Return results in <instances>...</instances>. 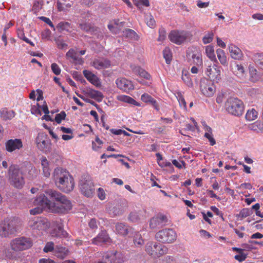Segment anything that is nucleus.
<instances>
[{"label":"nucleus","mask_w":263,"mask_h":263,"mask_svg":"<svg viewBox=\"0 0 263 263\" xmlns=\"http://www.w3.org/2000/svg\"><path fill=\"white\" fill-rule=\"evenodd\" d=\"M53 179L57 186L62 191L69 193L74 186V179L66 170L61 167L54 169Z\"/></svg>","instance_id":"obj_1"},{"label":"nucleus","mask_w":263,"mask_h":263,"mask_svg":"<svg viewBox=\"0 0 263 263\" xmlns=\"http://www.w3.org/2000/svg\"><path fill=\"white\" fill-rule=\"evenodd\" d=\"M45 193L49 196L53 200L56 201L53 204L51 203V207H52V211L58 213H66L71 209L72 204L66 197L61 193L49 189L45 191Z\"/></svg>","instance_id":"obj_2"},{"label":"nucleus","mask_w":263,"mask_h":263,"mask_svg":"<svg viewBox=\"0 0 263 263\" xmlns=\"http://www.w3.org/2000/svg\"><path fill=\"white\" fill-rule=\"evenodd\" d=\"M9 180L10 184L17 189H21L25 184L24 178L23 176L22 172L20 170L18 166L11 165L8 170Z\"/></svg>","instance_id":"obj_3"},{"label":"nucleus","mask_w":263,"mask_h":263,"mask_svg":"<svg viewBox=\"0 0 263 263\" xmlns=\"http://www.w3.org/2000/svg\"><path fill=\"white\" fill-rule=\"evenodd\" d=\"M17 230V221L14 219L6 218L0 222V236L2 237H11Z\"/></svg>","instance_id":"obj_4"},{"label":"nucleus","mask_w":263,"mask_h":263,"mask_svg":"<svg viewBox=\"0 0 263 263\" xmlns=\"http://www.w3.org/2000/svg\"><path fill=\"white\" fill-rule=\"evenodd\" d=\"M225 107L229 114L235 116L242 115L244 110L243 102L236 98H229L225 103Z\"/></svg>","instance_id":"obj_5"},{"label":"nucleus","mask_w":263,"mask_h":263,"mask_svg":"<svg viewBox=\"0 0 263 263\" xmlns=\"http://www.w3.org/2000/svg\"><path fill=\"white\" fill-rule=\"evenodd\" d=\"M33 204L36 206L30 210L29 213L31 215H35L41 214L46 208L50 209L51 202L44 194H41L34 200Z\"/></svg>","instance_id":"obj_6"},{"label":"nucleus","mask_w":263,"mask_h":263,"mask_svg":"<svg viewBox=\"0 0 263 263\" xmlns=\"http://www.w3.org/2000/svg\"><path fill=\"white\" fill-rule=\"evenodd\" d=\"M145 250L148 255L157 258L166 254L168 249L162 244L149 241L145 246Z\"/></svg>","instance_id":"obj_7"},{"label":"nucleus","mask_w":263,"mask_h":263,"mask_svg":"<svg viewBox=\"0 0 263 263\" xmlns=\"http://www.w3.org/2000/svg\"><path fill=\"white\" fill-rule=\"evenodd\" d=\"M33 242L30 238L20 237L12 240L10 242L11 249L15 252L27 250L32 246Z\"/></svg>","instance_id":"obj_8"},{"label":"nucleus","mask_w":263,"mask_h":263,"mask_svg":"<svg viewBox=\"0 0 263 263\" xmlns=\"http://www.w3.org/2000/svg\"><path fill=\"white\" fill-rule=\"evenodd\" d=\"M28 225L31 229L40 232L45 231L50 227L47 219L41 217L31 218L28 221Z\"/></svg>","instance_id":"obj_9"},{"label":"nucleus","mask_w":263,"mask_h":263,"mask_svg":"<svg viewBox=\"0 0 263 263\" xmlns=\"http://www.w3.org/2000/svg\"><path fill=\"white\" fill-rule=\"evenodd\" d=\"M155 238L162 243H172L176 239L177 234L172 229H164L158 231Z\"/></svg>","instance_id":"obj_10"},{"label":"nucleus","mask_w":263,"mask_h":263,"mask_svg":"<svg viewBox=\"0 0 263 263\" xmlns=\"http://www.w3.org/2000/svg\"><path fill=\"white\" fill-rule=\"evenodd\" d=\"M36 143L37 148L44 153H48L51 150V142L47 135L40 133L36 138Z\"/></svg>","instance_id":"obj_11"},{"label":"nucleus","mask_w":263,"mask_h":263,"mask_svg":"<svg viewBox=\"0 0 263 263\" xmlns=\"http://www.w3.org/2000/svg\"><path fill=\"white\" fill-rule=\"evenodd\" d=\"M190 36V33L185 31L173 30L168 35L170 41L177 45H181Z\"/></svg>","instance_id":"obj_12"},{"label":"nucleus","mask_w":263,"mask_h":263,"mask_svg":"<svg viewBox=\"0 0 263 263\" xmlns=\"http://www.w3.org/2000/svg\"><path fill=\"white\" fill-rule=\"evenodd\" d=\"M186 57L190 60H192L193 63L197 66L202 64L201 54L196 47H191L186 50Z\"/></svg>","instance_id":"obj_13"},{"label":"nucleus","mask_w":263,"mask_h":263,"mask_svg":"<svg viewBox=\"0 0 263 263\" xmlns=\"http://www.w3.org/2000/svg\"><path fill=\"white\" fill-rule=\"evenodd\" d=\"M79 185L82 193L85 196L91 197L95 191L93 183L89 179H81L79 182Z\"/></svg>","instance_id":"obj_14"},{"label":"nucleus","mask_w":263,"mask_h":263,"mask_svg":"<svg viewBox=\"0 0 263 263\" xmlns=\"http://www.w3.org/2000/svg\"><path fill=\"white\" fill-rule=\"evenodd\" d=\"M205 73L209 78L214 81L217 82L221 79L220 67L215 64H210L206 69Z\"/></svg>","instance_id":"obj_15"},{"label":"nucleus","mask_w":263,"mask_h":263,"mask_svg":"<svg viewBox=\"0 0 263 263\" xmlns=\"http://www.w3.org/2000/svg\"><path fill=\"white\" fill-rule=\"evenodd\" d=\"M23 147V143L20 139H11L7 140L5 143L6 150L12 153L20 150Z\"/></svg>","instance_id":"obj_16"},{"label":"nucleus","mask_w":263,"mask_h":263,"mask_svg":"<svg viewBox=\"0 0 263 263\" xmlns=\"http://www.w3.org/2000/svg\"><path fill=\"white\" fill-rule=\"evenodd\" d=\"M92 243L95 245L102 246L109 243L111 239L106 231H101L98 235L92 240Z\"/></svg>","instance_id":"obj_17"},{"label":"nucleus","mask_w":263,"mask_h":263,"mask_svg":"<svg viewBox=\"0 0 263 263\" xmlns=\"http://www.w3.org/2000/svg\"><path fill=\"white\" fill-rule=\"evenodd\" d=\"M92 66L96 69L101 70L110 67L111 62L106 58L98 57L93 59Z\"/></svg>","instance_id":"obj_18"},{"label":"nucleus","mask_w":263,"mask_h":263,"mask_svg":"<svg viewBox=\"0 0 263 263\" xmlns=\"http://www.w3.org/2000/svg\"><path fill=\"white\" fill-rule=\"evenodd\" d=\"M116 84L118 88L125 92H128L134 88L131 81L124 78L117 79L116 80Z\"/></svg>","instance_id":"obj_19"},{"label":"nucleus","mask_w":263,"mask_h":263,"mask_svg":"<svg viewBox=\"0 0 263 263\" xmlns=\"http://www.w3.org/2000/svg\"><path fill=\"white\" fill-rule=\"evenodd\" d=\"M167 219L166 216L163 215H159L152 218L149 222V227L151 229L161 228L165 226Z\"/></svg>","instance_id":"obj_20"},{"label":"nucleus","mask_w":263,"mask_h":263,"mask_svg":"<svg viewBox=\"0 0 263 263\" xmlns=\"http://www.w3.org/2000/svg\"><path fill=\"white\" fill-rule=\"evenodd\" d=\"M132 228L124 222H117L115 224V232L116 234L122 236H127L132 231Z\"/></svg>","instance_id":"obj_21"},{"label":"nucleus","mask_w":263,"mask_h":263,"mask_svg":"<svg viewBox=\"0 0 263 263\" xmlns=\"http://www.w3.org/2000/svg\"><path fill=\"white\" fill-rule=\"evenodd\" d=\"M231 70L233 73L240 79L245 78L246 73L243 66L241 64H238L236 62L232 63L231 65Z\"/></svg>","instance_id":"obj_22"},{"label":"nucleus","mask_w":263,"mask_h":263,"mask_svg":"<svg viewBox=\"0 0 263 263\" xmlns=\"http://www.w3.org/2000/svg\"><path fill=\"white\" fill-rule=\"evenodd\" d=\"M56 227L51 232V235L52 237H60V238H66L68 236V233L64 230L63 228V225L61 223H58L56 222Z\"/></svg>","instance_id":"obj_23"},{"label":"nucleus","mask_w":263,"mask_h":263,"mask_svg":"<svg viewBox=\"0 0 263 263\" xmlns=\"http://www.w3.org/2000/svg\"><path fill=\"white\" fill-rule=\"evenodd\" d=\"M229 50L231 57L235 60H241L243 57L241 50L235 45L231 44L229 45Z\"/></svg>","instance_id":"obj_24"},{"label":"nucleus","mask_w":263,"mask_h":263,"mask_svg":"<svg viewBox=\"0 0 263 263\" xmlns=\"http://www.w3.org/2000/svg\"><path fill=\"white\" fill-rule=\"evenodd\" d=\"M83 72L85 77L91 84H92L97 87L101 86V83L97 76L92 73L91 72L87 70H83Z\"/></svg>","instance_id":"obj_25"},{"label":"nucleus","mask_w":263,"mask_h":263,"mask_svg":"<svg viewBox=\"0 0 263 263\" xmlns=\"http://www.w3.org/2000/svg\"><path fill=\"white\" fill-rule=\"evenodd\" d=\"M85 92L87 96L98 102H101L104 98L103 95L101 91L93 89H87Z\"/></svg>","instance_id":"obj_26"},{"label":"nucleus","mask_w":263,"mask_h":263,"mask_svg":"<svg viewBox=\"0 0 263 263\" xmlns=\"http://www.w3.org/2000/svg\"><path fill=\"white\" fill-rule=\"evenodd\" d=\"M69 253L68 249L60 245L56 246L54 250V255L60 259L65 258L69 254Z\"/></svg>","instance_id":"obj_27"},{"label":"nucleus","mask_w":263,"mask_h":263,"mask_svg":"<svg viewBox=\"0 0 263 263\" xmlns=\"http://www.w3.org/2000/svg\"><path fill=\"white\" fill-rule=\"evenodd\" d=\"M200 87L202 93L206 97H211L214 93V89L210 84L202 83Z\"/></svg>","instance_id":"obj_28"},{"label":"nucleus","mask_w":263,"mask_h":263,"mask_svg":"<svg viewBox=\"0 0 263 263\" xmlns=\"http://www.w3.org/2000/svg\"><path fill=\"white\" fill-rule=\"evenodd\" d=\"M141 100L145 103L151 104L157 110H159V106L156 100L149 95L147 93L143 94L141 97Z\"/></svg>","instance_id":"obj_29"},{"label":"nucleus","mask_w":263,"mask_h":263,"mask_svg":"<svg viewBox=\"0 0 263 263\" xmlns=\"http://www.w3.org/2000/svg\"><path fill=\"white\" fill-rule=\"evenodd\" d=\"M41 160L43 175L45 177L48 178L50 176L51 170L49 166V162L44 156L42 157Z\"/></svg>","instance_id":"obj_30"},{"label":"nucleus","mask_w":263,"mask_h":263,"mask_svg":"<svg viewBox=\"0 0 263 263\" xmlns=\"http://www.w3.org/2000/svg\"><path fill=\"white\" fill-rule=\"evenodd\" d=\"M132 237L133 243L136 247H141L144 245V239L142 238L141 234L139 232L133 233Z\"/></svg>","instance_id":"obj_31"},{"label":"nucleus","mask_w":263,"mask_h":263,"mask_svg":"<svg viewBox=\"0 0 263 263\" xmlns=\"http://www.w3.org/2000/svg\"><path fill=\"white\" fill-rule=\"evenodd\" d=\"M15 116V112L11 110H8L6 108H2L0 110V117L4 120H11Z\"/></svg>","instance_id":"obj_32"},{"label":"nucleus","mask_w":263,"mask_h":263,"mask_svg":"<svg viewBox=\"0 0 263 263\" xmlns=\"http://www.w3.org/2000/svg\"><path fill=\"white\" fill-rule=\"evenodd\" d=\"M252 60L258 67L263 69V53H256L254 54Z\"/></svg>","instance_id":"obj_33"},{"label":"nucleus","mask_w":263,"mask_h":263,"mask_svg":"<svg viewBox=\"0 0 263 263\" xmlns=\"http://www.w3.org/2000/svg\"><path fill=\"white\" fill-rule=\"evenodd\" d=\"M216 53L220 63L223 66H227L228 65V61L224 51L219 48L216 50Z\"/></svg>","instance_id":"obj_34"},{"label":"nucleus","mask_w":263,"mask_h":263,"mask_svg":"<svg viewBox=\"0 0 263 263\" xmlns=\"http://www.w3.org/2000/svg\"><path fill=\"white\" fill-rule=\"evenodd\" d=\"M250 130L254 131L256 133L263 132V123L260 121H256L251 124L249 126Z\"/></svg>","instance_id":"obj_35"},{"label":"nucleus","mask_w":263,"mask_h":263,"mask_svg":"<svg viewBox=\"0 0 263 263\" xmlns=\"http://www.w3.org/2000/svg\"><path fill=\"white\" fill-rule=\"evenodd\" d=\"M118 99L119 100L121 101L126 102L129 104L134 105L135 106L139 105V104L137 102H136L134 99L127 96L120 95L118 97Z\"/></svg>","instance_id":"obj_36"},{"label":"nucleus","mask_w":263,"mask_h":263,"mask_svg":"<svg viewBox=\"0 0 263 263\" xmlns=\"http://www.w3.org/2000/svg\"><path fill=\"white\" fill-rule=\"evenodd\" d=\"M80 27L82 30L91 33L95 32L97 30V28L95 26L88 23L80 24Z\"/></svg>","instance_id":"obj_37"},{"label":"nucleus","mask_w":263,"mask_h":263,"mask_svg":"<svg viewBox=\"0 0 263 263\" xmlns=\"http://www.w3.org/2000/svg\"><path fill=\"white\" fill-rule=\"evenodd\" d=\"M123 35L134 40H138L139 37L136 32L130 29H125L123 31Z\"/></svg>","instance_id":"obj_38"},{"label":"nucleus","mask_w":263,"mask_h":263,"mask_svg":"<svg viewBox=\"0 0 263 263\" xmlns=\"http://www.w3.org/2000/svg\"><path fill=\"white\" fill-rule=\"evenodd\" d=\"M258 116V112L257 111L252 108L250 110H248L246 115V119L249 121H253L256 119Z\"/></svg>","instance_id":"obj_39"},{"label":"nucleus","mask_w":263,"mask_h":263,"mask_svg":"<svg viewBox=\"0 0 263 263\" xmlns=\"http://www.w3.org/2000/svg\"><path fill=\"white\" fill-rule=\"evenodd\" d=\"M205 53L207 57L211 60H215V55L214 53V47L212 45H208L205 47Z\"/></svg>","instance_id":"obj_40"},{"label":"nucleus","mask_w":263,"mask_h":263,"mask_svg":"<svg viewBox=\"0 0 263 263\" xmlns=\"http://www.w3.org/2000/svg\"><path fill=\"white\" fill-rule=\"evenodd\" d=\"M182 79L184 82L188 86H192L193 82L190 77L189 72L186 70L182 71Z\"/></svg>","instance_id":"obj_41"},{"label":"nucleus","mask_w":263,"mask_h":263,"mask_svg":"<svg viewBox=\"0 0 263 263\" xmlns=\"http://www.w3.org/2000/svg\"><path fill=\"white\" fill-rule=\"evenodd\" d=\"M72 6L71 3H67L61 2V1H58L57 6L59 11H65L68 9Z\"/></svg>","instance_id":"obj_42"},{"label":"nucleus","mask_w":263,"mask_h":263,"mask_svg":"<svg viewBox=\"0 0 263 263\" xmlns=\"http://www.w3.org/2000/svg\"><path fill=\"white\" fill-rule=\"evenodd\" d=\"M145 22L147 25L150 28H154L156 26V22L153 16L151 14H146L145 16Z\"/></svg>","instance_id":"obj_43"},{"label":"nucleus","mask_w":263,"mask_h":263,"mask_svg":"<svg viewBox=\"0 0 263 263\" xmlns=\"http://www.w3.org/2000/svg\"><path fill=\"white\" fill-rule=\"evenodd\" d=\"M163 57L165 59L166 63L170 64L172 60V52L169 48H165L163 50Z\"/></svg>","instance_id":"obj_44"},{"label":"nucleus","mask_w":263,"mask_h":263,"mask_svg":"<svg viewBox=\"0 0 263 263\" xmlns=\"http://www.w3.org/2000/svg\"><path fill=\"white\" fill-rule=\"evenodd\" d=\"M252 213V210L248 208H244L240 211L239 214L237 215V216L242 219L251 215Z\"/></svg>","instance_id":"obj_45"},{"label":"nucleus","mask_w":263,"mask_h":263,"mask_svg":"<svg viewBox=\"0 0 263 263\" xmlns=\"http://www.w3.org/2000/svg\"><path fill=\"white\" fill-rule=\"evenodd\" d=\"M140 217L139 213L135 211L132 212L129 215L128 220L132 222H137L139 220Z\"/></svg>","instance_id":"obj_46"},{"label":"nucleus","mask_w":263,"mask_h":263,"mask_svg":"<svg viewBox=\"0 0 263 263\" xmlns=\"http://www.w3.org/2000/svg\"><path fill=\"white\" fill-rule=\"evenodd\" d=\"M55 42L58 48L60 49H66L68 46V45L66 43H65L64 42V41L60 37L56 38L55 39Z\"/></svg>","instance_id":"obj_47"},{"label":"nucleus","mask_w":263,"mask_h":263,"mask_svg":"<svg viewBox=\"0 0 263 263\" xmlns=\"http://www.w3.org/2000/svg\"><path fill=\"white\" fill-rule=\"evenodd\" d=\"M214 34L212 32H209L206 33L202 39L203 43L206 44L211 43L213 39Z\"/></svg>","instance_id":"obj_48"},{"label":"nucleus","mask_w":263,"mask_h":263,"mask_svg":"<svg viewBox=\"0 0 263 263\" xmlns=\"http://www.w3.org/2000/svg\"><path fill=\"white\" fill-rule=\"evenodd\" d=\"M135 2V5L141 11L142 10L143 7H148L149 6V1H133Z\"/></svg>","instance_id":"obj_49"},{"label":"nucleus","mask_w":263,"mask_h":263,"mask_svg":"<svg viewBox=\"0 0 263 263\" xmlns=\"http://www.w3.org/2000/svg\"><path fill=\"white\" fill-rule=\"evenodd\" d=\"M136 71L138 72L140 76L144 78L145 79L149 80L151 78V76L148 72L140 67H137Z\"/></svg>","instance_id":"obj_50"},{"label":"nucleus","mask_w":263,"mask_h":263,"mask_svg":"<svg viewBox=\"0 0 263 263\" xmlns=\"http://www.w3.org/2000/svg\"><path fill=\"white\" fill-rule=\"evenodd\" d=\"M66 56L67 58H71L74 61H77L78 59L77 53L73 49H69V51L66 53Z\"/></svg>","instance_id":"obj_51"},{"label":"nucleus","mask_w":263,"mask_h":263,"mask_svg":"<svg viewBox=\"0 0 263 263\" xmlns=\"http://www.w3.org/2000/svg\"><path fill=\"white\" fill-rule=\"evenodd\" d=\"M54 249H55V248H54V243L52 241H50V242H48L46 244V245L43 249V251L45 253H48V252H51V251L54 252Z\"/></svg>","instance_id":"obj_52"},{"label":"nucleus","mask_w":263,"mask_h":263,"mask_svg":"<svg viewBox=\"0 0 263 263\" xmlns=\"http://www.w3.org/2000/svg\"><path fill=\"white\" fill-rule=\"evenodd\" d=\"M66 116V113L64 111H61L60 114H57L55 117V122L60 124L63 120L65 119Z\"/></svg>","instance_id":"obj_53"},{"label":"nucleus","mask_w":263,"mask_h":263,"mask_svg":"<svg viewBox=\"0 0 263 263\" xmlns=\"http://www.w3.org/2000/svg\"><path fill=\"white\" fill-rule=\"evenodd\" d=\"M51 68L53 73L55 75L58 76L61 73V68L57 63H52L51 65Z\"/></svg>","instance_id":"obj_54"},{"label":"nucleus","mask_w":263,"mask_h":263,"mask_svg":"<svg viewBox=\"0 0 263 263\" xmlns=\"http://www.w3.org/2000/svg\"><path fill=\"white\" fill-rule=\"evenodd\" d=\"M42 3H41L40 1H36L33 4L32 11H33L34 13H36L42 9Z\"/></svg>","instance_id":"obj_55"},{"label":"nucleus","mask_w":263,"mask_h":263,"mask_svg":"<svg viewBox=\"0 0 263 263\" xmlns=\"http://www.w3.org/2000/svg\"><path fill=\"white\" fill-rule=\"evenodd\" d=\"M247 255L245 254L243 252H241L239 253L238 254L236 255L234 257L235 259L239 262H242L244 261L247 258Z\"/></svg>","instance_id":"obj_56"},{"label":"nucleus","mask_w":263,"mask_h":263,"mask_svg":"<svg viewBox=\"0 0 263 263\" xmlns=\"http://www.w3.org/2000/svg\"><path fill=\"white\" fill-rule=\"evenodd\" d=\"M58 27L62 30H68L70 28V23L66 22H62L58 24Z\"/></svg>","instance_id":"obj_57"},{"label":"nucleus","mask_w":263,"mask_h":263,"mask_svg":"<svg viewBox=\"0 0 263 263\" xmlns=\"http://www.w3.org/2000/svg\"><path fill=\"white\" fill-rule=\"evenodd\" d=\"M204 136L209 140L211 145L213 146L216 144V141L213 137L212 133H205Z\"/></svg>","instance_id":"obj_58"},{"label":"nucleus","mask_w":263,"mask_h":263,"mask_svg":"<svg viewBox=\"0 0 263 263\" xmlns=\"http://www.w3.org/2000/svg\"><path fill=\"white\" fill-rule=\"evenodd\" d=\"M177 98L178 99L180 105L183 106L184 108H186V102L181 93L179 92L177 93Z\"/></svg>","instance_id":"obj_59"},{"label":"nucleus","mask_w":263,"mask_h":263,"mask_svg":"<svg viewBox=\"0 0 263 263\" xmlns=\"http://www.w3.org/2000/svg\"><path fill=\"white\" fill-rule=\"evenodd\" d=\"M51 32L49 29H45L42 33V37L43 39L48 40L50 37Z\"/></svg>","instance_id":"obj_60"},{"label":"nucleus","mask_w":263,"mask_h":263,"mask_svg":"<svg viewBox=\"0 0 263 263\" xmlns=\"http://www.w3.org/2000/svg\"><path fill=\"white\" fill-rule=\"evenodd\" d=\"M159 35L158 38V41L159 42H162L166 38V32L163 29H162L159 30Z\"/></svg>","instance_id":"obj_61"},{"label":"nucleus","mask_w":263,"mask_h":263,"mask_svg":"<svg viewBox=\"0 0 263 263\" xmlns=\"http://www.w3.org/2000/svg\"><path fill=\"white\" fill-rule=\"evenodd\" d=\"M31 111L32 114H36V115H42L41 110L40 107L37 106H35V105L31 107Z\"/></svg>","instance_id":"obj_62"},{"label":"nucleus","mask_w":263,"mask_h":263,"mask_svg":"<svg viewBox=\"0 0 263 263\" xmlns=\"http://www.w3.org/2000/svg\"><path fill=\"white\" fill-rule=\"evenodd\" d=\"M89 227L92 230L97 229L98 228L97 221L95 219H91L88 223Z\"/></svg>","instance_id":"obj_63"},{"label":"nucleus","mask_w":263,"mask_h":263,"mask_svg":"<svg viewBox=\"0 0 263 263\" xmlns=\"http://www.w3.org/2000/svg\"><path fill=\"white\" fill-rule=\"evenodd\" d=\"M98 196L100 200H104L105 198V193L102 188H99L98 190Z\"/></svg>","instance_id":"obj_64"}]
</instances>
